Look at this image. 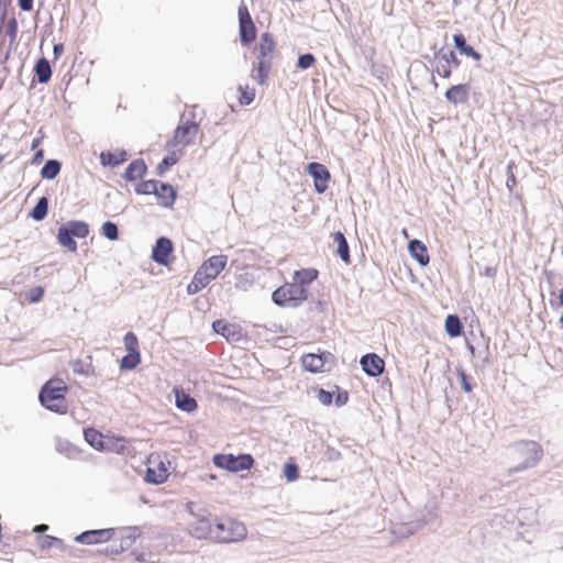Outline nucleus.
<instances>
[{
  "instance_id": "09e8293b",
  "label": "nucleus",
  "mask_w": 563,
  "mask_h": 563,
  "mask_svg": "<svg viewBox=\"0 0 563 563\" xmlns=\"http://www.w3.org/2000/svg\"><path fill=\"white\" fill-rule=\"evenodd\" d=\"M317 398L322 405L329 406L332 404L333 394L321 388L318 390Z\"/></svg>"
},
{
  "instance_id": "473e14b6",
  "label": "nucleus",
  "mask_w": 563,
  "mask_h": 563,
  "mask_svg": "<svg viewBox=\"0 0 563 563\" xmlns=\"http://www.w3.org/2000/svg\"><path fill=\"white\" fill-rule=\"evenodd\" d=\"M271 67V60H260L256 68L254 69V79H256L261 85L265 84L266 79L268 78Z\"/></svg>"
},
{
  "instance_id": "49530a36",
  "label": "nucleus",
  "mask_w": 563,
  "mask_h": 563,
  "mask_svg": "<svg viewBox=\"0 0 563 563\" xmlns=\"http://www.w3.org/2000/svg\"><path fill=\"white\" fill-rule=\"evenodd\" d=\"M18 29H19L18 21L13 16L9 20L8 27H7V35L10 37L11 42L15 41L16 35H18Z\"/></svg>"
},
{
  "instance_id": "f3484780",
  "label": "nucleus",
  "mask_w": 563,
  "mask_h": 563,
  "mask_svg": "<svg viewBox=\"0 0 563 563\" xmlns=\"http://www.w3.org/2000/svg\"><path fill=\"white\" fill-rule=\"evenodd\" d=\"M154 195L157 198L158 205L165 208L172 207L176 199V190L172 185L166 183L158 181L157 190Z\"/></svg>"
},
{
  "instance_id": "0e129e2a",
  "label": "nucleus",
  "mask_w": 563,
  "mask_h": 563,
  "mask_svg": "<svg viewBox=\"0 0 563 563\" xmlns=\"http://www.w3.org/2000/svg\"><path fill=\"white\" fill-rule=\"evenodd\" d=\"M560 322H561V324L563 325V311H562V314H561V317H560Z\"/></svg>"
},
{
  "instance_id": "9d476101",
  "label": "nucleus",
  "mask_w": 563,
  "mask_h": 563,
  "mask_svg": "<svg viewBox=\"0 0 563 563\" xmlns=\"http://www.w3.org/2000/svg\"><path fill=\"white\" fill-rule=\"evenodd\" d=\"M113 534L114 530L112 528L87 530L76 536L74 540L77 543L92 545L110 541Z\"/></svg>"
},
{
  "instance_id": "aec40b11",
  "label": "nucleus",
  "mask_w": 563,
  "mask_h": 563,
  "mask_svg": "<svg viewBox=\"0 0 563 563\" xmlns=\"http://www.w3.org/2000/svg\"><path fill=\"white\" fill-rule=\"evenodd\" d=\"M146 170L145 162L142 158H137L129 164L123 174V178L126 181H135L136 179H141L146 174Z\"/></svg>"
},
{
  "instance_id": "7ed1b4c3",
  "label": "nucleus",
  "mask_w": 563,
  "mask_h": 563,
  "mask_svg": "<svg viewBox=\"0 0 563 563\" xmlns=\"http://www.w3.org/2000/svg\"><path fill=\"white\" fill-rule=\"evenodd\" d=\"M186 511L192 518L188 523V533L198 540L211 539L213 526L208 518V511L198 507L194 501L186 504Z\"/></svg>"
},
{
  "instance_id": "39448f33",
  "label": "nucleus",
  "mask_w": 563,
  "mask_h": 563,
  "mask_svg": "<svg viewBox=\"0 0 563 563\" xmlns=\"http://www.w3.org/2000/svg\"><path fill=\"white\" fill-rule=\"evenodd\" d=\"M307 297V288H303L300 284H297L296 282L283 285L282 287L277 288L272 295L273 301L280 307H297L302 301H305Z\"/></svg>"
},
{
  "instance_id": "2eb2a0df",
  "label": "nucleus",
  "mask_w": 563,
  "mask_h": 563,
  "mask_svg": "<svg viewBox=\"0 0 563 563\" xmlns=\"http://www.w3.org/2000/svg\"><path fill=\"white\" fill-rule=\"evenodd\" d=\"M331 354L322 353V354H306L301 358L302 366L306 371L311 373L322 372L327 362V358L330 357Z\"/></svg>"
},
{
  "instance_id": "ea45409f",
  "label": "nucleus",
  "mask_w": 563,
  "mask_h": 563,
  "mask_svg": "<svg viewBox=\"0 0 563 563\" xmlns=\"http://www.w3.org/2000/svg\"><path fill=\"white\" fill-rule=\"evenodd\" d=\"M44 296V288L42 286H35L25 292V299L30 303H36L41 301Z\"/></svg>"
},
{
  "instance_id": "393cba45",
  "label": "nucleus",
  "mask_w": 563,
  "mask_h": 563,
  "mask_svg": "<svg viewBox=\"0 0 563 563\" xmlns=\"http://www.w3.org/2000/svg\"><path fill=\"white\" fill-rule=\"evenodd\" d=\"M333 241L336 244V254L340 256V258L349 264L351 262L350 258V247L347 244V241L345 239V235L341 231H336L332 234Z\"/></svg>"
},
{
  "instance_id": "4d7b16f0",
  "label": "nucleus",
  "mask_w": 563,
  "mask_h": 563,
  "mask_svg": "<svg viewBox=\"0 0 563 563\" xmlns=\"http://www.w3.org/2000/svg\"><path fill=\"white\" fill-rule=\"evenodd\" d=\"M64 53V45L62 43L55 44L53 47V54L55 59L59 58V56Z\"/></svg>"
},
{
  "instance_id": "a211bd4d",
  "label": "nucleus",
  "mask_w": 563,
  "mask_h": 563,
  "mask_svg": "<svg viewBox=\"0 0 563 563\" xmlns=\"http://www.w3.org/2000/svg\"><path fill=\"white\" fill-rule=\"evenodd\" d=\"M228 262L227 255H213L205 261L200 267L203 268L214 279L225 268Z\"/></svg>"
},
{
  "instance_id": "864d4df0",
  "label": "nucleus",
  "mask_w": 563,
  "mask_h": 563,
  "mask_svg": "<svg viewBox=\"0 0 563 563\" xmlns=\"http://www.w3.org/2000/svg\"><path fill=\"white\" fill-rule=\"evenodd\" d=\"M134 542V537L132 536H126V537H123L120 541L119 544H117L118 547H122V552L125 551L126 549H129Z\"/></svg>"
},
{
  "instance_id": "7c9ffc66",
  "label": "nucleus",
  "mask_w": 563,
  "mask_h": 563,
  "mask_svg": "<svg viewBox=\"0 0 563 563\" xmlns=\"http://www.w3.org/2000/svg\"><path fill=\"white\" fill-rule=\"evenodd\" d=\"M62 165L57 159H48L41 169V176L44 179H54L60 172Z\"/></svg>"
},
{
  "instance_id": "6ab92c4d",
  "label": "nucleus",
  "mask_w": 563,
  "mask_h": 563,
  "mask_svg": "<svg viewBox=\"0 0 563 563\" xmlns=\"http://www.w3.org/2000/svg\"><path fill=\"white\" fill-rule=\"evenodd\" d=\"M410 256L416 260L421 266H426L430 262L427 246L420 240H411L408 244Z\"/></svg>"
},
{
  "instance_id": "a18cd8bd",
  "label": "nucleus",
  "mask_w": 563,
  "mask_h": 563,
  "mask_svg": "<svg viewBox=\"0 0 563 563\" xmlns=\"http://www.w3.org/2000/svg\"><path fill=\"white\" fill-rule=\"evenodd\" d=\"M314 56L311 53H306L298 57L297 67L300 69H308L314 64Z\"/></svg>"
},
{
  "instance_id": "de8ad7c7",
  "label": "nucleus",
  "mask_w": 563,
  "mask_h": 563,
  "mask_svg": "<svg viewBox=\"0 0 563 563\" xmlns=\"http://www.w3.org/2000/svg\"><path fill=\"white\" fill-rule=\"evenodd\" d=\"M239 89L241 91V97H240L241 104H244V106L251 104L255 97L254 90L252 89L249 91V90L243 89L241 86Z\"/></svg>"
},
{
  "instance_id": "603ef678",
  "label": "nucleus",
  "mask_w": 563,
  "mask_h": 563,
  "mask_svg": "<svg viewBox=\"0 0 563 563\" xmlns=\"http://www.w3.org/2000/svg\"><path fill=\"white\" fill-rule=\"evenodd\" d=\"M511 168H512V163L508 165V173H507L508 176H507V181H506V185L509 188V190H512V188L517 184L516 177H515L514 173L511 172Z\"/></svg>"
},
{
  "instance_id": "1a4fd4ad",
  "label": "nucleus",
  "mask_w": 563,
  "mask_h": 563,
  "mask_svg": "<svg viewBox=\"0 0 563 563\" xmlns=\"http://www.w3.org/2000/svg\"><path fill=\"white\" fill-rule=\"evenodd\" d=\"M239 24L241 42L246 44L255 40L256 29L252 21L247 7L242 3L239 7Z\"/></svg>"
},
{
  "instance_id": "4c0bfd02",
  "label": "nucleus",
  "mask_w": 563,
  "mask_h": 563,
  "mask_svg": "<svg viewBox=\"0 0 563 563\" xmlns=\"http://www.w3.org/2000/svg\"><path fill=\"white\" fill-rule=\"evenodd\" d=\"M158 186V181L154 179L141 181L135 187V192L139 195H152L156 192Z\"/></svg>"
},
{
  "instance_id": "dca6fc26",
  "label": "nucleus",
  "mask_w": 563,
  "mask_h": 563,
  "mask_svg": "<svg viewBox=\"0 0 563 563\" xmlns=\"http://www.w3.org/2000/svg\"><path fill=\"white\" fill-rule=\"evenodd\" d=\"M275 49V41L272 34L265 32L261 35L260 42L255 47V52L257 54V58L260 60H271L272 54Z\"/></svg>"
},
{
  "instance_id": "f03ea898",
  "label": "nucleus",
  "mask_w": 563,
  "mask_h": 563,
  "mask_svg": "<svg viewBox=\"0 0 563 563\" xmlns=\"http://www.w3.org/2000/svg\"><path fill=\"white\" fill-rule=\"evenodd\" d=\"M246 536L247 530L243 522L231 517H223L213 526L211 540L220 543H231L242 541Z\"/></svg>"
},
{
  "instance_id": "f257e3e1",
  "label": "nucleus",
  "mask_w": 563,
  "mask_h": 563,
  "mask_svg": "<svg viewBox=\"0 0 563 563\" xmlns=\"http://www.w3.org/2000/svg\"><path fill=\"white\" fill-rule=\"evenodd\" d=\"M67 390L68 387L63 379L52 378L42 386L38 400L47 410L64 415L68 410Z\"/></svg>"
},
{
  "instance_id": "680f3d73",
  "label": "nucleus",
  "mask_w": 563,
  "mask_h": 563,
  "mask_svg": "<svg viewBox=\"0 0 563 563\" xmlns=\"http://www.w3.org/2000/svg\"><path fill=\"white\" fill-rule=\"evenodd\" d=\"M559 301H560V305L563 306V288L560 290Z\"/></svg>"
},
{
  "instance_id": "20e7f679",
  "label": "nucleus",
  "mask_w": 563,
  "mask_h": 563,
  "mask_svg": "<svg viewBox=\"0 0 563 563\" xmlns=\"http://www.w3.org/2000/svg\"><path fill=\"white\" fill-rule=\"evenodd\" d=\"M514 450L516 454L522 459V462L518 466L510 468L509 474L534 467L543 455L542 446L538 442L531 440L516 442L514 444Z\"/></svg>"
},
{
  "instance_id": "c756f323",
  "label": "nucleus",
  "mask_w": 563,
  "mask_h": 563,
  "mask_svg": "<svg viewBox=\"0 0 563 563\" xmlns=\"http://www.w3.org/2000/svg\"><path fill=\"white\" fill-rule=\"evenodd\" d=\"M48 203L47 197H41L30 211V217L35 221H42L47 216Z\"/></svg>"
},
{
  "instance_id": "5701e85b",
  "label": "nucleus",
  "mask_w": 563,
  "mask_h": 563,
  "mask_svg": "<svg viewBox=\"0 0 563 563\" xmlns=\"http://www.w3.org/2000/svg\"><path fill=\"white\" fill-rule=\"evenodd\" d=\"M128 158L125 151L118 152H102L100 154V163L102 166L117 167L124 163Z\"/></svg>"
},
{
  "instance_id": "b1692460",
  "label": "nucleus",
  "mask_w": 563,
  "mask_h": 563,
  "mask_svg": "<svg viewBox=\"0 0 563 563\" xmlns=\"http://www.w3.org/2000/svg\"><path fill=\"white\" fill-rule=\"evenodd\" d=\"M35 78L40 84H46L52 77V68L49 62L45 57L37 59L34 66Z\"/></svg>"
},
{
  "instance_id": "a878e982",
  "label": "nucleus",
  "mask_w": 563,
  "mask_h": 563,
  "mask_svg": "<svg viewBox=\"0 0 563 563\" xmlns=\"http://www.w3.org/2000/svg\"><path fill=\"white\" fill-rule=\"evenodd\" d=\"M74 238L75 236L73 234H70V232L64 224L58 228V233H57L58 243L62 246L66 247L70 252L77 251V243L74 240Z\"/></svg>"
},
{
  "instance_id": "c85d7f7f",
  "label": "nucleus",
  "mask_w": 563,
  "mask_h": 563,
  "mask_svg": "<svg viewBox=\"0 0 563 563\" xmlns=\"http://www.w3.org/2000/svg\"><path fill=\"white\" fill-rule=\"evenodd\" d=\"M445 331L451 338H456L461 335L463 331V325L460 318L455 314H449L445 319Z\"/></svg>"
},
{
  "instance_id": "69168bd1",
  "label": "nucleus",
  "mask_w": 563,
  "mask_h": 563,
  "mask_svg": "<svg viewBox=\"0 0 563 563\" xmlns=\"http://www.w3.org/2000/svg\"><path fill=\"white\" fill-rule=\"evenodd\" d=\"M79 371H80V367L74 368V372H79Z\"/></svg>"
},
{
  "instance_id": "8fccbe9b",
  "label": "nucleus",
  "mask_w": 563,
  "mask_h": 563,
  "mask_svg": "<svg viewBox=\"0 0 563 563\" xmlns=\"http://www.w3.org/2000/svg\"><path fill=\"white\" fill-rule=\"evenodd\" d=\"M99 552L108 556H115L122 553V547H118L117 543H112L111 545L99 550Z\"/></svg>"
},
{
  "instance_id": "ddd939ff",
  "label": "nucleus",
  "mask_w": 563,
  "mask_h": 563,
  "mask_svg": "<svg viewBox=\"0 0 563 563\" xmlns=\"http://www.w3.org/2000/svg\"><path fill=\"white\" fill-rule=\"evenodd\" d=\"M173 252V243L168 238L161 236L152 250L151 258L159 264L166 266L169 263V255Z\"/></svg>"
},
{
  "instance_id": "72a5a7b5",
  "label": "nucleus",
  "mask_w": 563,
  "mask_h": 563,
  "mask_svg": "<svg viewBox=\"0 0 563 563\" xmlns=\"http://www.w3.org/2000/svg\"><path fill=\"white\" fill-rule=\"evenodd\" d=\"M179 158H180V154H178L175 151H173L170 154L165 156L162 159V162L157 165V168H156L157 175H159V176L164 175L166 170H168L172 166L177 164Z\"/></svg>"
},
{
  "instance_id": "5fc2aeb1",
  "label": "nucleus",
  "mask_w": 563,
  "mask_h": 563,
  "mask_svg": "<svg viewBox=\"0 0 563 563\" xmlns=\"http://www.w3.org/2000/svg\"><path fill=\"white\" fill-rule=\"evenodd\" d=\"M203 287H200V285L192 278L191 282L187 286V292L189 295H195L199 292Z\"/></svg>"
},
{
  "instance_id": "bf43d9fd",
  "label": "nucleus",
  "mask_w": 563,
  "mask_h": 563,
  "mask_svg": "<svg viewBox=\"0 0 563 563\" xmlns=\"http://www.w3.org/2000/svg\"><path fill=\"white\" fill-rule=\"evenodd\" d=\"M7 12L3 11L0 13V35L2 34L4 21H5Z\"/></svg>"
},
{
  "instance_id": "3c124183",
  "label": "nucleus",
  "mask_w": 563,
  "mask_h": 563,
  "mask_svg": "<svg viewBox=\"0 0 563 563\" xmlns=\"http://www.w3.org/2000/svg\"><path fill=\"white\" fill-rule=\"evenodd\" d=\"M349 400V394L347 391L343 390H339L338 394H336V397H335V405L338 407H341L343 405H345Z\"/></svg>"
},
{
  "instance_id": "423d86ee",
  "label": "nucleus",
  "mask_w": 563,
  "mask_h": 563,
  "mask_svg": "<svg viewBox=\"0 0 563 563\" xmlns=\"http://www.w3.org/2000/svg\"><path fill=\"white\" fill-rule=\"evenodd\" d=\"M435 67L432 70L431 82L434 88H438L435 75L443 78H450L452 76V68H457L461 65L456 54L451 49L441 48L434 55Z\"/></svg>"
},
{
  "instance_id": "6e6d98bb",
  "label": "nucleus",
  "mask_w": 563,
  "mask_h": 563,
  "mask_svg": "<svg viewBox=\"0 0 563 563\" xmlns=\"http://www.w3.org/2000/svg\"><path fill=\"white\" fill-rule=\"evenodd\" d=\"M34 0H18V4L22 11H31Z\"/></svg>"
},
{
  "instance_id": "c9c22d12",
  "label": "nucleus",
  "mask_w": 563,
  "mask_h": 563,
  "mask_svg": "<svg viewBox=\"0 0 563 563\" xmlns=\"http://www.w3.org/2000/svg\"><path fill=\"white\" fill-rule=\"evenodd\" d=\"M85 440L95 449L100 450L103 446L102 434L95 429H86Z\"/></svg>"
},
{
  "instance_id": "a19ab883",
  "label": "nucleus",
  "mask_w": 563,
  "mask_h": 563,
  "mask_svg": "<svg viewBox=\"0 0 563 563\" xmlns=\"http://www.w3.org/2000/svg\"><path fill=\"white\" fill-rule=\"evenodd\" d=\"M456 375L461 382L462 389L467 394L471 393L474 386L471 383V378L461 366L456 367Z\"/></svg>"
},
{
  "instance_id": "4468645a",
  "label": "nucleus",
  "mask_w": 563,
  "mask_h": 563,
  "mask_svg": "<svg viewBox=\"0 0 563 563\" xmlns=\"http://www.w3.org/2000/svg\"><path fill=\"white\" fill-rule=\"evenodd\" d=\"M444 97L449 103H452L455 106L466 103L470 98V85L459 84V85L451 86L445 91Z\"/></svg>"
},
{
  "instance_id": "2f4dec72",
  "label": "nucleus",
  "mask_w": 563,
  "mask_h": 563,
  "mask_svg": "<svg viewBox=\"0 0 563 563\" xmlns=\"http://www.w3.org/2000/svg\"><path fill=\"white\" fill-rule=\"evenodd\" d=\"M176 406L184 411L191 412L197 408V401L189 395L176 394Z\"/></svg>"
},
{
  "instance_id": "338daca9",
  "label": "nucleus",
  "mask_w": 563,
  "mask_h": 563,
  "mask_svg": "<svg viewBox=\"0 0 563 563\" xmlns=\"http://www.w3.org/2000/svg\"><path fill=\"white\" fill-rule=\"evenodd\" d=\"M79 371H80V367L74 368V372H79Z\"/></svg>"
},
{
  "instance_id": "0eeeda50",
  "label": "nucleus",
  "mask_w": 563,
  "mask_h": 563,
  "mask_svg": "<svg viewBox=\"0 0 563 563\" xmlns=\"http://www.w3.org/2000/svg\"><path fill=\"white\" fill-rule=\"evenodd\" d=\"M213 464L219 468L236 473L250 470L254 465V459L247 453L236 456L233 454H216L213 456Z\"/></svg>"
},
{
  "instance_id": "f8f14e48",
  "label": "nucleus",
  "mask_w": 563,
  "mask_h": 563,
  "mask_svg": "<svg viewBox=\"0 0 563 563\" xmlns=\"http://www.w3.org/2000/svg\"><path fill=\"white\" fill-rule=\"evenodd\" d=\"M360 365L363 372L369 377L379 376L385 368L384 360L375 353H368L363 355L360 360Z\"/></svg>"
},
{
  "instance_id": "e433bc0d",
  "label": "nucleus",
  "mask_w": 563,
  "mask_h": 563,
  "mask_svg": "<svg viewBox=\"0 0 563 563\" xmlns=\"http://www.w3.org/2000/svg\"><path fill=\"white\" fill-rule=\"evenodd\" d=\"M141 362L140 352H128L121 360L122 369H134Z\"/></svg>"
},
{
  "instance_id": "58836bf2",
  "label": "nucleus",
  "mask_w": 563,
  "mask_h": 563,
  "mask_svg": "<svg viewBox=\"0 0 563 563\" xmlns=\"http://www.w3.org/2000/svg\"><path fill=\"white\" fill-rule=\"evenodd\" d=\"M101 231H102V234L111 241H115L119 239L118 225L114 222H111V221L104 222L102 224Z\"/></svg>"
},
{
  "instance_id": "13d9d810",
  "label": "nucleus",
  "mask_w": 563,
  "mask_h": 563,
  "mask_svg": "<svg viewBox=\"0 0 563 563\" xmlns=\"http://www.w3.org/2000/svg\"><path fill=\"white\" fill-rule=\"evenodd\" d=\"M49 539L48 547L62 544V540L55 537H47Z\"/></svg>"
},
{
  "instance_id": "9b49d317",
  "label": "nucleus",
  "mask_w": 563,
  "mask_h": 563,
  "mask_svg": "<svg viewBox=\"0 0 563 563\" xmlns=\"http://www.w3.org/2000/svg\"><path fill=\"white\" fill-rule=\"evenodd\" d=\"M307 173L314 180V189L318 194H323L328 189V181L330 179V173L328 168L320 163H309L307 165Z\"/></svg>"
},
{
  "instance_id": "052dcab7",
  "label": "nucleus",
  "mask_w": 563,
  "mask_h": 563,
  "mask_svg": "<svg viewBox=\"0 0 563 563\" xmlns=\"http://www.w3.org/2000/svg\"><path fill=\"white\" fill-rule=\"evenodd\" d=\"M45 530H47V526L46 525H37L34 528L35 532H42V531H45Z\"/></svg>"
},
{
  "instance_id": "6e6552de",
  "label": "nucleus",
  "mask_w": 563,
  "mask_h": 563,
  "mask_svg": "<svg viewBox=\"0 0 563 563\" xmlns=\"http://www.w3.org/2000/svg\"><path fill=\"white\" fill-rule=\"evenodd\" d=\"M180 120L181 123L176 128L173 140L167 143L168 148L177 145L186 147L192 143L199 131V123L189 119L185 120V114L181 115Z\"/></svg>"
},
{
  "instance_id": "e2e57ef3",
  "label": "nucleus",
  "mask_w": 563,
  "mask_h": 563,
  "mask_svg": "<svg viewBox=\"0 0 563 563\" xmlns=\"http://www.w3.org/2000/svg\"><path fill=\"white\" fill-rule=\"evenodd\" d=\"M485 273H486V275H488V276H493V275H494V269L488 267V268H486V272H485Z\"/></svg>"
},
{
  "instance_id": "412c9836",
  "label": "nucleus",
  "mask_w": 563,
  "mask_h": 563,
  "mask_svg": "<svg viewBox=\"0 0 563 563\" xmlns=\"http://www.w3.org/2000/svg\"><path fill=\"white\" fill-rule=\"evenodd\" d=\"M453 42L455 48L463 55L473 58L474 60H479L482 55L474 49L473 46L468 45L465 36L462 33L454 34Z\"/></svg>"
},
{
  "instance_id": "79ce46f5",
  "label": "nucleus",
  "mask_w": 563,
  "mask_h": 563,
  "mask_svg": "<svg viewBox=\"0 0 563 563\" xmlns=\"http://www.w3.org/2000/svg\"><path fill=\"white\" fill-rule=\"evenodd\" d=\"M124 347L128 352H140L139 340L133 332H128L123 338Z\"/></svg>"
},
{
  "instance_id": "cd10ccee",
  "label": "nucleus",
  "mask_w": 563,
  "mask_h": 563,
  "mask_svg": "<svg viewBox=\"0 0 563 563\" xmlns=\"http://www.w3.org/2000/svg\"><path fill=\"white\" fill-rule=\"evenodd\" d=\"M64 225L75 238L85 239L89 234V225L84 221L71 220Z\"/></svg>"
},
{
  "instance_id": "f704fd0d",
  "label": "nucleus",
  "mask_w": 563,
  "mask_h": 563,
  "mask_svg": "<svg viewBox=\"0 0 563 563\" xmlns=\"http://www.w3.org/2000/svg\"><path fill=\"white\" fill-rule=\"evenodd\" d=\"M212 328L214 332L218 334L223 335L227 339L234 338L235 336V327L232 324H228L222 320H217L212 323Z\"/></svg>"
},
{
  "instance_id": "c03bdc74",
  "label": "nucleus",
  "mask_w": 563,
  "mask_h": 563,
  "mask_svg": "<svg viewBox=\"0 0 563 563\" xmlns=\"http://www.w3.org/2000/svg\"><path fill=\"white\" fill-rule=\"evenodd\" d=\"M194 279L200 285V287H207L214 278L211 277L202 267H199L194 275Z\"/></svg>"
},
{
  "instance_id": "4be33fe9",
  "label": "nucleus",
  "mask_w": 563,
  "mask_h": 563,
  "mask_svg": "<svg viewBox=\"0 0 563 563\" xmlns=\"http://www.w3.org/2000/svg\"><path fill=\"white\" fill-rule=\"evenodd\" d=\"M168 477V471L163 462H159L157 467H147L145 479L146 482L151 484H162L164 483Z\"/></svg>"
},
{
  "instance_id": "bb28decb",
  "label": "nucleus",
  "mask_w": 563,
  "mask_h": 563,
  "mask_svg": "<svg viewBox=\"0 0 563 563\" xmlns=\"http://www.w3.org/2000/svg\"><path fill=\"white\" fill-rule=\"evenodd\" d=\"M318 277V271L314 268H303L295 272L294 279L297 284H300L303 288L310 285Z\"/></svg>"
},
{
  "instance_id": "774afa93",
  "label": "nucleus",
  "mask_w": 563,
  "mask_h": 563,
  "mask_svg": "<svg viewBox=\"0 0 563 563\" xmlns=\"http://www.w3.org/2000/svg\"><path fill=\"white\" fill-rule=\"evenodd\" d=\"M340 455V452H336L335 454H333V457H336Z\"/></svg>"
},
{
  "instance_id": "37998d69",
  "label": "nucleus",
  "mask_w": 563,
  "mask_h": 563,
  "mask_svg": "<svg viewBox=\"0 0 563 563\" xmlns=\"http://www.w3.org/2000/svg\"><path fill=\"white\" fill-rule=\"evenodd\" d=\"M284 476L288 482H294L299 477V468L297 464L288 462L284 466Z\"/></svg>"
}]
</instances>
